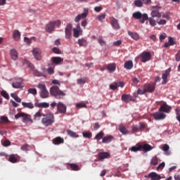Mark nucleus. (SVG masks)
<instances>
[{
  "label": "nucleus",
  "mask_w": 180,
  "mask_h": 180,
  "mask_svg": "<svg viewBox=\"0 0 180 180\" xmlns=\"http://www.w3.org/2000/svg\"><path fill=\"white\" fill-rule=\"evenodd\" d=\"M41 123L45 126V127H49L54 123V114L49 112L46 115H43V118L41 119Z\"/></svg>",
  "instance_id": "f257e3e1"
},
{
  "label": "nucleus",
  "mask_w": 180,
  "mask_h": 180,
  "mask_svg": "<svg viewBox=\"0 0 180 180\" xmlns=\"http://www.w3.org/2000/svg\"><path fill=\"white\" fill-rule=\"evenodd\" d=\"M50 94L51 96H54L56 99H62V98L65 96V93L60 90V88H58V86L57 85L51 87Z\"/></svg>",
  "instance_id": "f03ea898"
},
{
  "label": "nucleus",
  "mask_w": 180,
  "mask_h": 180,
  "mask_svg": "<svg viewBox=\"0 0 180 180\" xmlns=\"http://www.w3.org/2000/svg\"><path fill=\"white\" fill-rule=\"evenodd\" d=\"M60 25L61 21L60 20L51 21L46 25L45 30L47 33H53V32H54V27H56V26L60 27Z\"/></svg>",
  "instance_id": "7ed1b4c3"
},
{
  "label": "nucleus",
  "mask_w": 180,
  "mask_h": 180,
  "mask_svg": "<svg viewBox=\"0 0 180 180\" xmlns=\"http://www.w3.org/2000/svg\"><path fill=\"white\" fill-rule=\"evenodd\" d=\"M134 19H140L141 23H144L146 20H148V15L147 13L142 14L140 11H136L132 14Z\"/></svg>",
  "instance_id": "20e7f679"
},
{
  "label": "nucleus",
  "mask_w": 180,
  "mask_h": 180,
  "mask_svg": "<svg viewBox=\"0 0 180 180\" xmlns=\"http://www.w3.org/2000/svg\"><path fill=\"white\" fill-rule=\"evenodd\" d=\"M37 88L40 89V96L42 99H46L49 98V91H47V88L46 87V84H39Z\"/></svg>",
  "instance_id": "39448f33"
},
{
  "label": "nucleus",
  "mask_w": 180,
  "mask_h": 180,
  "mask_svg": "<svg viewBox=\"0 0 180 180\" xmlns=\"http://www.w3.org/2000/svg\"><path fill=\"white\" fill-rule=\"evenodd\" d=\"M140 58L142 63H147L151 60V53L144 51L140 55Z\"/></svg>",
  "instance_id": "423d86ee"
},
{
  "label": "nucleus",
  "mask_w": 180,
  "mask_h": 180,
  "mask_svg": "<svg viewBox=\"0 0 180 180\" xmlns=\"http://www.w3.org/2000/svg\"><path fill=\"white\" fill-rule=\"evenodd\" d=\"M122 101L125 103H129V102H135L136 98H134L130 94H122L121 97Z\"/></svg>",
  "instance_id": "0eeeda50"
},
{
  "label": "nucleus",
  "mask_w": 180,
  "mask_h": 180,
  "mask_svg": "<svg viewBox=\"0 0 180 180\" xmlns=\"http://www.w3.org/2000/svg\"><path fill=\"white\" fill-rule=\"evenodd\" d=\"M73 36L78 39L79 36H82V29H81V25L77 24L76 27L73 28Z\"/></svg>",
  "instance_id": "6e6552de"
},
{
  "label": "nucleus",
  "mask_w": 180,
  "mask_h": 180,
  "mask_svg": "<svg viewBox=\"0 0 180 180\" xmlns=\"http://www.w3.org/2000/svg\"><path fill=\"white\" fill-rule=\"evenodd\" d=\"M153 116L155 120H164V119L167 117V115L164 112L160 111L154 112L153 114Z\"/></svg>",
  "instance_id": "1a4fd4ad"
},
{
  "label": "nucleus",
  "mask_w": 180,
  "mask_h": 180,
  "mask_svg": "<svg viewBox=\"0 0 180 180\" xmlns=\"http://www.w3.org/2000/svg\"><path fill=\"white\" fill-rule=\"evenodd\" d=\"M145 91L152 94L155 90V83L151 82L144 85Z\"/></svg>",
  "instance_id": "9d476101"
},
{
  "label": "nucleus",
  "mask_w": 180,
  "mask_h": 180,
  "mask_svg": "<svg viewBox=\"0 0 180 180\" xmlns=\"http://www.w3.org/2000/svg\"><path fill=\"white\" fill-rule=\"evenodd\" d=\"M32 53L36 60L40 61L41 60V51L39 48H34L32 50Z\"/></svg>",
  "instance_id": "9b49d317"
},
{
  "label": "nucleus",
  "mask_w": 180,
  "mask_h": 180,
  "mask_svg": "<svg viewBox=\"0 0 180 180\" xmlns=\"http://www.w3.org/2000/svg\"><path fill=\"white\" fill-rule=\"evenodd\" d=\"M171 109H172L171 106L168 105L167 103H165L160 107L159 112H162V113H169Z\"/></svg>",
  "instance_id": "f8f14e48"
},
{
  "label": "nucleus",
  "mask_w": 180,
  "mask_h": 180,
  "mask_svg": "<svg viewBox=\"0 0 180 180\" xmlns=\"http://www.w3.org/2000/svg\"><path fill=\"white\" fill-rule=\"evenodd\" d=\"M110 25L112 27L116 30L120 29V25H119V20L115 18H112L110 20Z\"/></svg>",
  "instance_id": "ddd939ff"
},
{
  "label": "nucleus",
  "mask_w": 180,
  "mask_h": 180,
  "mask_svg": "<svg viewBox=\"0 0 180 180\" xmlns=\"http://www.w3.org/2000/svg\"><path fill=\"white\" fill-rule=\"evenodd\" d=\"M57 109L59 113H65L67 112V106L61 102L58 103Z\"/></svg>",
  "instance_id": "4468645a"
},
{
  "label": "nucleus",
  "mask_w": 180,
  "mask_h": 180,
  "mask_svg": "<svg viewBox=\"0 0 180 180\" xmlns=\"http://www.w3.org/2000/svg\"><path fill=\"white\" fill-rule=\"evenodd\" d=\"M145 178H150L151 180H160L161 176L155 172H151L148 175H145Z\"/></svg>",
  "instance_id": "2eb2a0df"
},
{
  "label": "nucleus",
  "mask_w": 180,
  "mask_h": 180,
  "mask_svg": "<svg viewBox=\"0 0 180 180\" xmlns=\"http://www.w3.org/2000/svg\"><path fill=\"white\" fill-rule=\"evenodd\" d=\"M18 158L19 156L18 155H10L8 161H9V162H11L12 164H16V162H19Z\"/></svg>",
  "instance_id": "dca6fc26"
},
{
  "label": "nucleus",
  "mask_w": 180,
  "mask_h": 180,
  "mask_svg": "<svg viewBox=\"0 0 180 180\" xmlns=\"http://www.w3.org/2000/svg\"><path fill=\"white\" fill-rule=\"evenodd\" d=\"M13 88H15V89H23V82L16 81L12 83Z\"/></svg>",
  "instance_id": "f3484780"
},
{
  "label": "nucleus",
  "mask_w": 180,
  "mask_h": 180,
  "mask_svg": "<svg viewBox=\"0 0 180 180\" xmlns=\"http://www.w3.org/2000/svg\"><path fill=\"white\" fill-rule=\"evenodd\" d=\"M88 16V11H85L83 13L79 14L75 19V22H79L81 19H85Z\"/></svg>",
  "instance_id": "a211bd4d"
},
{
  "label": "nucleus",
  "mask_w": 180,
  "mask_h": 180,
  "mask_svg": "<svg viewBox=\"0 0 180 180\" xmlns=\"http://www.w3.org/2000/svg\"><path fill=\"white\" fill-rule=\"evenodd\" d=\"M63 143H64V139L60 136H57L53 139V143L55 144V146H58L60 144H63Z\"/></svg>",
  "instance_id": "6ab92c4d"
},
{
  "label": "nucleus",
  "mask_w": 180,
  "mask_h": 180,
  "mask_svg": "<svg viewBox=\"0 0 180 180\" xmlns=\"http://www.w3.org/2000/svg\"><path fill=\"white\" fill-rule=\"evenodd\" d=\"M10 55L12 60H14V61H16V60H18V51H15V49H13L10 51Z\"/></svg>",
  "instance_id": "aec40b11"
},
{
  "label": "nucleus",
  "mask_w": 180,
  "mask_h": 180,
  "mask_svg": "<svg viewBox=\"0 0 180 180\" xmlns=\"http://www.w3.org/2000/svg\"><path fill=\"white\" fill-rule=\"evenodd\" d=\"M113 140H115V137H113V136H108L103 138L102 143L104 144H108V143L113 141Z\"/></svg>",
  "instance_id": "412c9836"
},
{
  "label": "nucleus",
  "mask_w": 180,
  "mask_h": 180,
  "mask_svg": "<svg viewBox=\"0 0 180 180\" xmlns=\"http://www.w3.org/2000/svg\"><path fill=\"white\" fill-rule=\"evenodd\" d=\"M141 150H143L144 153H148V151H151V150H153V146L148 143H145L141 145Z\"/></svg>",
  "instance_id": "4be33fe9"
},
{
  "label": "nucleus",
  "mask_w": 180,
  "mask_h": 180,
  "mask_svg": "<svg viewBox=\"0 0 180 180\" xmlns=\"http://www.w3.org/2000/svg\"><path fill=\"white\" fill-rule=\"evenodd\" d=\"M107 70L109 72H115L116 71V63H110L107 65Z\"/></svg>",
  "instance_id": "5701e85b"
},
{
  "label": "nucleus",
  "mask_w": 180,
  "mask_h": 180,
  "mask_svg": "<svg viewBox=\"0 0 180 180\" xmlns=\"http://www.w3.org/2000/svg\"><path fill=\"white\" fill-rule=\"evenodd\" d=\"M150 15L152 16V18H161V16H162V15L161 14V13L160 12L159 10H152Z\"/></svg>",
  "instance_id": "b1692460"
},
{
  "label": "nucleus",
  "mask_w": 180,
  "mask_h": 180,
  "mask_svg": "<svg viewBox=\"0 0 180 180\" xmlns=\"http://www.w3.org/2000/svg\"><path fill=\"white\" fill-rule=\"evenodd\" d=\"M63 61V59L60 57H53L51 58L52 64H56V65L61 64Z\"/></svg>",
  "instance_id": "393cba45"
},
{
  "label": "nucleus",
  "mask_w": 180,
  "mask_h": 180,
  "mask_svg": "<svg viewBox=\"0 0 180 180\" xmlns=\"http://www.w3.org/2000/svg\"><path fill=\"white\" fill-rule=\"evenodd\" d=\"M171 72V68H169L167 70H166L163 73H162V78L164 81V82H167V78H168V77L169 76V73Z\"/></svg>",
  "instance_id": "a878e982"
},
{
  "label": "nucleus",
  "mask_w": 180,
  "mask_h": 180,
  "mask_svg": "<svg viewBox=\"0 0 180 180\" xmlns=\"http://www.w3.org/2000/svg\"><path fill=\"white\" fill-rule=\"evenodd\" d=\"M131 151L133 153H137V151H141V144L140 143H136L135 146L131 148Z\"/></svg>",
  "instance_id": "bb28decb"
},
{
  "label": "nucleus",
  "mask_w": 180,
  "mask_h": 180,
  "mask_svg": "<svg viewBox=\"0 0 180 180\" xmlns=\"http://www.w3.org/2000/svg\"><path fill=\"white\" fill-rule=\"evenodd\" d=\"M22 117L23 123H33V120H32L30 115L25 114V116H23Z\"/></svg>",
  "instance_id": "cd10ccee"
},
{
  "label": "nucleus",
  "mask_w": 180,
  "mask_h": 180,
  "mask_svg": "<svg viewBox=\"0 0 180 180\" xmlns=\"http://www.w3.org/2000/svg\"><path fill=\"white\" fill-rule=\"evenodd\" d=\"M13 37L14 40L19 41L20 40V32H19V30H15L13 34Z\"/></svg>",
  "instance_id": "c85d7f7f"
},
{
  "label": "nucleus",
  "mask_w": 180,
  "mask_h": 180,
  "mask_svg": "<svg viewBox=\"0 0 180 180\" xmlns=\"http://www.w3.org/2000/svg\"><path fill=\"white\" fill-rule=\"evenodd\" d=\"M119 130L122 134H129V131L126 129V127L123 124L119 125Z\"/></svg>",
  "instance_id": "c756f323"
},
{
  "label": "nucleus",
  "mask_w": 180,
  "mask_h": 180,
  "mask_svg": "<svg viewBox=\"0 0 180 180\" xmlns=\"http://www.w3.org/2000/svg\"><path fill=\"white\" fill-rule=\"evenodd\" d=\"M133 65H133V61L128 60V61L124 63V68L126 70H131V68H133Z\"/></svg>",
  "instance_id": "7c9ffc66"
},
{
  "label": "nucleus",
  "mask_w": 180,
  "mask_h": 180,
  "mask_svg": "<svg viewBox=\"0 0 180 180\" xmlns=\"http://www.w3.org/2000/svg\"><path fill=\"white\" fill-rule=\"evenodd\" d=\"M128 34L134 40H139L140 39V35L136 32H128Z\"/></svg>",
  "instance_id": "2f4dec72"
},
{
  "label": "nucleus",
  "mask_w": 180,
  "mask_h": 180,
  "mask_svg": "<svg viewBox=\"0 0 180 180\" xmlns=\"http://www.w3.org/2000/svg\"><path fill=\"white\" fill-rule=\"evenodd\" d=\"M110 155L108 152H102L98 154L99 160H105V158H108Z\"/></svg>",
  "instance_id": "473e14b6"
},
{
  "label": "nucleus",
  "mask_w": 180,
  "mask_h": 180,
  "mask_svg": "<svg viewBox=\"0 0 180 180\" xmlns=\"http://www.w3.org/2000/svg\"><path fill=\"white\" fill-rule=\"evenodd\" d=\"M162 150L165 153L166 155H169L171 154L169 152V146L168 144H164L162 147Z\"/></svg>",
  "instance_id": "72a5a7b5"
},
{
  "label": "nucleus",
  "mask_w": 180,
  "mask_h": 180,
  "mask_svg": "<svg viewBox=\"0 0 180 180\" xmlns=\"http://www.w3.org/2000/svg\"><path fill=\"white\" fill-rule=\"evenodd\" d=\"M77 44L80 47H85V46L88 44V42L86 41L85 39L82 38L78 39Z\"/></svg>",
  "instance_id": "f704fd0d"
},
{
  "label": "nucleus",
  "mask_w": 180,
  "mask_h": 180,
  "mask_svg": "<svg viewBox=\"0 0 180 180\" xmlns=\"http://www.w3.org/2000/svg\"><path fill=\"white\" fill-rule=\"evenodd\" d=\"M36 106L37 108H47L50 106V104H49V103L43 102L36 104Z\"/></svg>",
  "instance_id": "c9c22d12"
},
{
  "label": "nucleus",
  "mask_w": 180,
  "mask_h": 180,
  "mask_svg": "<svg viewBox=\"0 0 180 180\" xmlns=\"http://www.w3.org/2000/svg\"><path fill=\"white\" fill-rule=\"evenodd\" d=\"M70 167V169L72 171H79V166H78V165L77 164H74V163H70L69 164Z\"/></svg>",
  "instance_id": "e433bc0d"
},
{
  "label": "nucleus",
  "mask_w": 180,
  "mask_h": 180,
  "mask_svg": "<svg viewBox=\"0 0 180 180\" xmlns=\"http://www.w3.org/2000/svg\"><path fill=\"white\" fill-rule=\"evenodd\" d=\"M22 105L24 108H27L28 109H33V108H34V105H33L32 103L22 102Z\"/></svg>",
  "instance_id": "4c0bfd02"
},
{
  "label": "nucleus",
  "mask_w": 180,
  "mask_h": 180,
  "mask_svg": "<svg viewBox=\"0 0 180 180\" xmlns=\"http://www.w3.org/2000/svg\"><path fill=\"white\" fill-rule=\"evenodd\" d=\"M134 4L136 8H143V5H144L141 0H135Z\"/></svg>",
  "instance_id": "58836bf2"
},
{
  "label": "nucleus",
  "mask_w": 180,
  "mask_h": 180,
  "mask_svg": "<svg viewBox=\"0 0 180 180\" xmlns=\"http://www.w3.org/2000/svg\"><path fill=\"white\" fill-rule=\"evenodd\" d=\"M11 98H13L15 102H18V103H20L22 102V99L18 96V95L12 93L11 94Z\"/></svg>",
  "instance_id": "ea45409f"
},
{
  "label": "nucleus",
  "mask_w": 180,
  "mask_h": 180,
  "mask_svg": "<svg viewBox=\"0 0 180 180\" xmlns=\"http://www.w3.org/2000/svg\"><path fill=\"white\" fill-rule=\"evenodd\" d=\"M104 133L103 131H100L98 134H97L95 136V139L97 140L98 141H99V140H101V139H103V136H104Z\"/></svg>",
  "instance_id": "a19ab883"
},
{
  "label": "nucleus",
  "mask_w": 180,
  "mask_h": 180,
  "mask_svg": "<svg viewBox=\"0 0 180 180\" xmlns=\"http://www.w3.org/2000/svg\"><path fill=\"white\" fill-rule=\"evenodd\" d=\"M148 20H149V25H150V26H156L157 25V21H155V20L154 19V18L150 17V18H148Z\"/></svg>",
  "instance_id": "79ce46f5"
},
{
  "label": "nucleus",
  "mask_w": 180,
  "mask_h": 180,
  "mask_svg": "<svg viewBox=\"0 0 180 180\" xmlns=\"http://www.w3.org/2000/svg\"><path fill=\"white\" fill-rule=\"evenodd\" d=\"M41 116H43V114L40 111H38L34 115V120H40L41 118Z\"/></svg>",
  "instance_id": "37998d69"
},
{
  "label": "nucleus",
  "mask_w": 180,
  "mask_h": 180,
  "mask_svg": "<svg viewBox=\"0 0 180 180\" xmlns=\"http://www.w3.org/2000/svg\"><path fill=\"white\" fill-rule=\"evenodd\" d=\"M85 82H86V77L80 78L77 80L78 85H84Z\"/></svg>",
  "instance_id": "c03bdc74"
},
{
  "label": "nucleus",
  "mask_w": 180,
  "mask_h": 180,
  "mask_svg": "<svg viewBox=\"0 0 180 180\" xmlns=\"http://www.w3.org/2000/svg\"><path fill=\"white\" fill-rule=\"evenodd\" d=\"M82 134L84 139H91V137H92V132L91 131H85L83 132Z\"/></svg>",
  "instance_id": "a18cd8bd"
},
{
  "label": "nucleus",
  "mask_w": 180,
  "mask_h": 180,
  "mask_svg": "<svg viewBox=\"0 0 180 180\" xmlns=\"http://www.w3.org/2000/svg\"><path fill=\"white\" fill-rule=\"evenodd\" d=\"M76 108H77V109H82V108H86L87 107H86V105H85V103H82V102H81V103H77V104H76Z\"/></svg>",
  "instance_id": "49530a36"
},
{
  "label": "nucleus",
  "mask_w": 180,
  "mask_h": 180,
  "mask_svg": "<svg viewBox=\"0 0 180 180\" xmlns=\"http://www.w3.org/2000/svg\"><path fill=\"white\" fill-rule=\"evenodd\" d=\"M68 135L70 137H73L75 139H77V138L79 137V135L77 134V133H75L72 131H70V130L68 131Z\"/></svg>",
  "instance_id": "de8ad7c7"
},
{
  "label": "nucleus",
  "mask_w": 180,
  "mask_h": 180,
  "mask_svg": "<svg viewBox=\"0 0 180 180\" xmlns=\"http://www.w3.org/2000/svg\"><path fill=\"white\" fill-rule=\"evenodd\" d=\"M1 95L3 96V98H5V99H9V94H7V92L4 90L1 91Z\"/></svg>",
  "instance_id": "09e8293b"
},
{
  "label": "nucleus",
  "mask_w": 180,
  "mask_h": 180,
  "mask_svg": "<svg viewBox=\"0 0 180 180\" xmlns=\"http://www.w3.org/2000/svg\"><path fill=\"white\" fill-rule=\"evenodd\" d=\"M152 165H157L158 164V158L157 157H153L150 161Z\"/></svg>",
  "instance_id": "8fccbe9b"
},
{
  "label": "nucleus",
  "mask_w": 180,
  "mask_h": 180,
  "mask_svg": "<svg viewBox=\"0 0 180 180\" xmlns=\"http://www.w3.org/2000/svg\"><path fill=\"white\" fill-rule=\"evenodd\" d=\"M105 18H106L105 13H103L97 16V19H98L100 22H102L105 19Z\"/></svg>",
  "instance_id": "3c124183"
},
{
  "label": "nucleus",
  "mask_w": 180,
  "mask_h": 180,
  "mask_svg": "<svg viewBox=\"0 0 180 180\" xmlns=\"http://www.w3.org/2000/svg\"><path fill=\"white\" fill-rule=\"evenodd\" d=\"M115 84L117 85V88H123V86H124V83L123 82L116 81Z\"/></svg>",
  "instance_id": "603ef678"
},
{
  "label": "nucleus",
  "mask_w": 180,
  "mask_h": 180,
  "mask_svg": "<svg viewBox=\"0 0 180 180\" xmlns=\"http://www.w3.org/2000/svg\"><path fill=\"white\" fill-rule=\"evenodd\" d=\"M34 75H35V77H44L43 72H41L38 70H34Z\"/></svg>",
  "instance_id": "864d4df0"
},
{
  "label": "nucleus",
  "mask_w": 180,
  "mask_h": 180,
  "mask_svg": "<svg viewBox=\"0 0 180 180\" xmlns=\"http://www.w3.org/2000/svg\"><path fill=\"white\" fill-rule=\"evenodd\" d=\"M156 23H158V25H167V20L165 19H160L159 20H157Z\"/></svg>",
  "instance_id": "5fc2aeb1"
},
{
  "label": "nucleus",
  "mask_w": 180,
  "mask_h": 180,
  "mask_svg": "<svg viewBox=\"0 0 180 180\" xmlns=\"http://www.w3.org/2000/svg\"><path fill=\"white\" fill-rule=\"evenodd\" d=\"M146 88L144 87V89H139L137 91V94L138 95H144V94H146Z\"/></svg>",
  "instance_id": "6e6d98bb"
},
{
  "label": "nucleus",
  "mask_w": 180,
  "mask_h": 180,
  "mask_svg": "<svg viewBox=\"0 0 180 180\" xmlns=\"http://www.w3.org/2000/svg\"><path fill=\"white\" fill-rule=\"evenodd\" d=\"M20 148L22 151H29V144L25 143Z\"/></svg>",
  "instance_id": "4d7b16f0"
},
{
  "label": "nucleus",
  "mask_w": 180,
  "mask_h": 180,
  "mask_svg": "<svg viewBox=\"0 0 180 180\" xmlns=\"http://www.w3.org/2000/svg\"><path fill=\"white\" fill-rule=\"evenodd\" d=\"M110 89H112V91H116V89H117V86L115 82L110 84Z\"/></svg>",
  "instance_id": "13d9d810"
},
{
  "label": "nucleus",
  "mask_w": 180,
  "mask_h": 180,
  "mask_svg": "<svg viewBox=\"0 0 180 180\" xmlns=\"http://www.w3.org/2000/svg\"><path fill=\"white\" fill-rule=\"evenodd\" d=\"M29 94H32V95H37V90L36 89H29Z\"/></svg>",
  "instance_id": "bf43d9fd"
},
{
  "label": "nucleus",
  "mask_w": 180,
  "mask_h": 180,
  "mask_svg": "<svg viewBox=\"0 0 180 180\" xmlns=\"http://www.w3.org/2000/svg\"><path fill=\"white\" fill-rule=\"evenodd\" d=\"M52 51L53 53H55V54H61V50L57 47H53Z\"/></svg>",
  "instance_id": "052dcab7"
},
{
  "label": "nucleus",
  "mask_w": 180,
  "mask_h": 180,
  "mask_svg": "<svg viewBox=\"0 0 180 180\" xmlns=\"http://www.w3.org/2000/svg\"><path fill=\"white\" fill-rule=\"evenodd\" d=\"M25 116V112H18L15 115V119H19L20 117H23Z\"/></svg>",
  "instance_id": "680f3d73"
},
{
  "label": "nucleus",
  "mask_w": 180,
  "mask_h": 180,
  "mask_svg": "<svg viewBox=\"0 0 180 180\" xmlns=\"http://www.w3.org/2000/svg\"><path fill=\"white\" fill-rule=\"evenodd\" d=\"M162 18H165V19L169 20V12H166V13H163Z\"/></svg>",
  "instance_id": "e2e57ef3"
},
{
  "label": "nucleus",
  "mask_w": 180,
  "mask_h": 180,
  "mask_svg": "<svg viewBox=\"0 0 180 180\" xmlns=\"http://www.w3.org/2000/svg\"><path fill=\"white\" fill-rule=\"evenodd\" d=\"M3 146L4 147H8V146H11V141H9V140H5L3 141Z\"/></svg>",
  "instance_id": "0e129e2a"
},
{
  "label": "nucleus",
  "mask_w": 180,
  "mask_h": 180,
  "mask_svg": "<svg viewBox=\"0 0 180 180\" xmlns=\"http://www.w3.org/2000/svg\"><path fill=\"white\" fill-rule=\"evenodd\" d=\"M27 67L31 71H34V65L30 63H27Z\"/></svg>",
  "instance_id": "69168bd1"
},
{
  "label": "nucleus",
  "mask_w": 180,
  "mask_h": 180,
  "mask_svg": "<svg viewBox=\"0 0 180 180\" xmlns=\"http://www.w3.org/2000/svg\"><path fill=\"white\" fill-rule=\"evenodd\" d=\"M1 120L2 123H8V120L7 117H1Z\"/></svg>",
  "instance_id": "338daca9"
},
{
  "label": "nucleus",
  "mask_w": 180,
  "mask_h": 180,
  "mask_svg": "<svg viewBox=\"0 0 180 180\" xmlns=\"http://www.w3.org/2000/svg\"><path fill=\"white\" fill-rule=\"evenodd\" d=\"M175 59H176V61H180V50L175 55Z\"/></svg>",
  "instance_id": "774afa93"
}]
</instances>
